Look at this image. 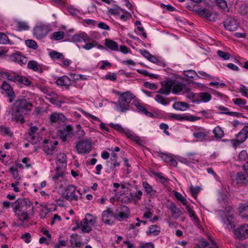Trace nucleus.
<instances>
[{
	"mask_svg": "<svg viewBox=\"0 0 248 248\" xmlns=\"http://www.w3.org/2000/svg\"><path fill=\"white\" fill-rule=\"evenodd\" d=\"M16 110L13 111L12 115L16 120H19L27 112L31 111L32 107V104L25 99L16 101Z\"/></svg>",
	"mask_w": 248,
	"mask_h": 248,
	"instance_id": "f257e3e1",
	"label": "nucleus"
},
{
	"mask_svg": "<svg viewBox=\"0 0 248 248\" xmlns=\"http://www.w3.org/2000/svg\"><path fill=\"white\" fill-rule=\"evenodd\" d=\"M117 94L120 96L118 103L120 107L121 111L124 112L129 109V104L135 97L134 95L129 91L122 93L118 92Z\"/></svg>",
	"mask_w": 248,
	"mask_h": 248,
	"instance_id": "f03ea898",
	"label": "nucleus"
},
{
	"mask_svg": "<svg viewBox=\"0 0 248 248\" xmlns=\"http://www.w3.org/2000/svg\"><path fill=\"white\" fill-rule=\"evenodd\" d=\"M236 136V139L231 140L232 146L235 148L248 138V126H245Z\"/></svg>",
	"mask_w": 248,
	"mask_h": 248,
	"instance_id": "7ed1b4c3",
	"label": "nucleus"
},
{
	"mask_svg": "<svg viewBox=\"0 0 248 248\" xmlns=\"http://www.w3.org/2000/svg\"><path fill=\"white\" fill-rule=\"evenodd\" d=\"M235 237L239 240H243L248 238V224L244 223L237 229H233Z\"/></svg>",
	"mask_w": 248,
	"mask_h": 248,
	"instance_id": "20e7f679",
	"label": "nucleus"
},
{
	"mask_svg": "<svg viewBox=\"0 0 248 248\" xmlns=\"http://www.w3.org/2000/svg\"><path fill=\"white\" fill-rule=\"evenodd\" d=\"M76 187L74 185H70L66 187L62 196L68 201H77L78 200V196L76 194Z\"/></svg>",
	"mask_w": 248,
	"mask_h": 248,
	"instance_id": "39448f33",
	"label": "nucleus"
},
{
	"mask_svg": "<svg viewBox=\"0 0 248 248\" xmlns=\"http://www.w3.org/2000/svg\"><path fill=\"white\" fill-rule=\"evenodd\" d=\"M92 143L89 140H81L76 145V149L79 154H85L89 153L92 149Z\"/></svg>",
	"mask_w": 248,
	"mask_h": 248,
	"instance_id": "423d86ee",
	"label": "nucleus"
},
{
	"mask_svg": "<svg viewBox=\"0 0 248 248\" xmlns=\"http://www.w3.org/2000/svg\"><path fill=\"white\" fill-rule=\"evenodd\" d=\"M12 204L14 205V210L15 213L17 211H21L24 207L28 208L31 205V202L26 199H18Z\"/></svg>",
	"mask_w": 248,
	"mask_h": 248,
	"instance_id": "0eeeda50",
	"label": "nucleus"
},
{
	"mask_svg": "<svg viewBox=\"0 0 248 248\" xmlns=\"http://www.w3.org/2000/svg\"><path fill=\"white\" fill-rule=\"evenodd\" d=\"M117 214L114 213V218L119 221H122L128 218L129 210L128 208L125 206H122L119 209L117 210Z\"/></svg>",
	"mask_w": 248,
	"mask_h": 248,
	"instance_id": "6e6552de",
	"label": "nucleus"
},
{
	"mask_svg": "<svg viewBox=\"0 0 248 248\" xmlns=\"http://www.w3.org/2000/svg\"><path fill=\"white\" fill-rule=\"evenodd\" d=\"M48 32V27L41 25L36 27L33 30V34L37 39H41L45 37Z\"/></svg>",
	"mask_w": 248,
	"mask_h": 248,
	"instance_id": "1a4fd4ad",
	"label": "nucleus"
},
{
	"mask_svg": "<svg viewBox=\"0 0 248 248\" xmlns=\"http://www.w3.org/2000/svg\"><path fill=\"white\" fill-rule=\"evenodd\" d=\"M223 25L225 28L230 31H234L238 27L237 21L232 17H228L224 22Z\"/></svg>",
	"mask_w": 248,
	"mask_h": 248,
	"instance_id": "9d476101",
	"label": "nucleus"
},
{
	"mask_svg": "<svg viewBox=\"0 0 248 248\" xmlns=\"http://www.w3.org/2000/svg\"><path fill=\"white\" fill-rule=\"evenodd\" d=\"M235 181L237 184L246 186L248 184V173L246 170L238 172L235 176Z\"/></svg>",
	"mask_w": 248,
	"mask_h": 248,
	"instance_id": "9b49d317",
	"label": "nucleus"
},
{
	"mask_svg": "<svg viewBox=\"0 0 248 248\" xmlns=\"http://www.w3.org/2000/svg\"><path fill=\"white\" fill-rule=\"evenodd\" d=\"M73 134V128L70 125H67L59 129L58 132V135L62 139L63 141H65L66 138Z\"/></svg>",
	"mask_w": 248,
	"mask_h": 248,
	"instance_id": "f8f14e48",
	"label": "nucleus"
},
{
	"mask_svg": "<svg viewBox=\"0 0 248 248\" xmlns=\"http://www.w3.org/2000/svg\"><path fill=\"white\" fill-rule=\"evenodd\" d=\"M102 221L106 224L111 225L114 223L111 220L112 217L114 218V213L109 208L104 211L102 214Z\"/></svg>",
	"mask_w": 248,
	"mask_h": 248,
	"instance_id": "ddd939ff",
	"label": "nucleus"
},
{
	"mask_svg": "<svg viewBox=\"0 0 248 248\" xmlns=\"http://www.w3.org/2000/svg\"><path fill=\"white\" fill-rule=\"evenodd\" d=\"M10 58L12 61L16 62L20 65L25 64L27 62V58L22 55L19 52L12 54L10 55Z\"/></svg>",
	"mask_w": 248,
	"mask_h": 248,
	"instance_id": "4468645a",
	"label": "nucleus"
},
{
	"mask_svg": "<svg viewBox=\"0 0 248 248\" xmlns=\"http://www.w3.org/2000/svg\"><path fill=\"white\" fill-rule=\"evenodd\" d=\"M198 98L197 100H193V102H207L209 101L211 98V95L207 92H202L197 93Z\"/></svg>",
	"mask_w": 248,
	"mask_h": 248,
	"instance_id": "2eb2a0df",
	"label": "nucleus"
},
{
	"mask_svg": "<svg viewBox=\"0 0 248 248\" xmlns=\"http://www.w3.org/2000/svg\"><path fill=\"white\" fill-rule=\"evenodd\" d=\"M56 83L59 86L66 87V89H69V86L71 85L70 79L66 76H63L58 78L56 81Z\"/></svg>",
	"mask_w": 248,
	"mask_h": 248,
	"instance_id": "dca6fc26",
	"label": "nucleus"
},
{
	"mask_svg": "<svg viewBox=\"0 0 248 248\" xmlns=\"http://www.w3.org/2000/svg\"><path fill=\"white\" fill-rule=\"evenodd\" d=\"M223 222L226 225L229 229H235L236 226V220L232 215H227L226 217L224 219Z\"/></svg>",
	"mask_w": 248,
	"mask_h": 248,
	"instance_id": "f3484780",
	"label": "nucleus"
},
{
	"mask_svg": "<svg viewBox=\"0 0 248 248\" xmlns=\"http://www.w3.org/2000/svg\"><path fill=\"white\" fill-rule=\"evenodd\" d=\"M174 83V82L172 80H168L165 83L164 86L162 87L158 91V93L161 94L168 95L170 93Z\"/></svg>",
	"mask_w": 248,
	"mask_h": 248,
	"instance_id": "a211bd4d",
	"label": "nucleus"
},
{
	"mask_svg": "<svg viewBox=\"0 0 248 248\" xmlns=\"http://www.w3.org/2000/svg\"><path fill=\"white\" fill-rule=\"evenodd\" d=\"M0 76L6 78L8 80L15 83L17 82L18 80H19V75L15 73L12 74L8 72H0Z\"/></svg>",
	"mask_w": 248,
	"mask_h": 248,
	"instance_id": "6ab92c4d",
	"label": "nucleus"
},
{
	"mask_svg": "<svg viewBox=\"0 0 248 248\" xmlns=\"http://www.w3.org/2000/svg\"><path fill=\"white\" fill-rule=\"evenodd\" d=\"M168 208L171 211L172 216L176 218L180 216L183 213L182 211L177 207L176 204L174 202H171Z\"/></svg>",
	"mask_w": 248,
	"mask_h": 248,
	"instance_id": "aec40b11",
	"label": "nucleus"
},
{
	"mask_svg": "<svg viewBox=\"0 0 248 248\" xmlns=\"http://www.w3.org/2000/svg\"><path fill=\"white\" fill-rule=\"evenodd\" d=\"M239 212L243 218L248 219V204L241 203L238 207Z\"/></svg>",
	"mask_w": 248,
	"mask_h": 248,
	"instance_id": "412c9836",
	"label": "nucleus"
},
{
	"mask_svg": "<svg viewBox=\"0 0 248 248\" xmlns=\"http://www.w3.org/2000/svg\"><path fill=\"white\" fill-rule=\"evenodd\" d=\"M1 89L6 92L7 96H15V93L11 86L7 82L5 81L3 82Z\"/></svg>",
	"mask_w": 248,
	"mask_h": 248,
	"instance_id": "4be33fe9",
	"label": "nucleus"
},
{
	"mask_svg": "<svg viewBox=\"0 0 248 248\" xmlns=\"http://www.w3.org/2000/svg\"><path fill=\"white\" fill-rule=\"evenodd\" d=\"M72 39L75 42H87L90 41L91 38L85 33L74 35Z\"/></svg>",
	"mask_w": 248,
	"mask_h": 248,
	"instance_id": "5701e85b",
	"label": "nucleus"
},
{
	"mask_svg": "<svg viewBox=\"0 0 248 248\" xmlns=\"http://www.w3.org/2000/svg\"><path fill=\"white\" fill-rule=\"evenodd\" d=\"M44 143L45 144L43 147L44 151L47 154L52 155L55 149V147L53 145L52 141L48 140H45Z\"/></svg>",
	"mask_w": 248,
	"mask_h": 248,
	"instance_id": "b1692460",
	"label": "nucleus"
},
{
	"mask_svg": "<svg viewBox=\"0 0 248 248\" xmlns=\"http://www.w3.org/2000/svg\"><path fill=\"white\" fill-rule=\"evenodd\" d=\"M50 119L52 123H59L61 122H64L65 117L62 113H54L50 115Z\"/></svg>",
	"mask_w": 248,
	"mask_h": 248,
	"instance_id": "393cba45",
	"label": "nucleus"
},
{
	"mask_svg": "<svg viewBox=\"0 0 248 248\" xmlns=\"http://www.w3.org/2000/svg\"><path fill=\"white\" fill-rule=\"evenodd\" d=\"M111 157L110 158L111 163L110 166V170H113L115 167H119L120 165V162L117 161V155L113 151L111 153Z\"/></svg>",
	"mask_w": 248,
	"mask_h": 248,
	"instance_id": "a878e982",
	"label": "nucleus"
},
{
	"mask_svg": "<svg viewBox=\"0 0 248 248\" xmlns=\"http://www.w3.org/2000/svg\"><path fill=\"white\" fill-rule=\"evenodd\" d=\"M172 107L175 109L184 111L188 108L189 105L184 102H177L174 103Z\"/></svg>",
	"mask_w": 248,
	"mask_h": 248,
	"instance_id": "bb28decb",
	"label": "nucleus"
},
{
	"mask_svg": "<svg viewBox=\"0 0 248 248\" xmlns=\"http://www.w3.org/2000/svg\"><path fill=\"white\" fill-rule=\"evenodd\" d=\"M105 45L113 51L118 50V44L114 41L111 40L109 39H106L105 40Z\"/></svg>",
	"mask_w": 248,
	"mask_h": 248,
	"instance_id": "cd10ccee",
	"label": "nucleus"
},
{
	"mask_svg": "<svg viewBox=\"0 0 248 248\" xmlns=\"http://www.w3.org/2000/svg\"><path fill=\"white\" fill-rule=\"evenodd\" d=\"M142 186L145 189L146 192L150 195V196H155L156 194V191L153 190L151 186H150L147 182H142Z\"/></svg>",
	"mask_w": 248,
	"mask_h": 248,
	"instance_id": "c85d7f7f",
	"label": "nucleus"
},
{
	"mask_svg": "<svg viewBox=\"0 0 248 248\" xmlns=\"http://www.w3.org/2000/svg\"><path fill=\"white\" fill-rule=\"evenodd\" d=\"M160 232V228L157 225H152L149 227V231L147 232L148 235L156 236Z\"/></svg>",
	"mask_w": 248,
	"mask_h": 248,
	"instance_id": "c756f323",
	"label": "nucleus"
},
{
	"mask_svg": "<svg viewBox=\"0 0 248 248\" xmlns=\"http://www.w3.org/2000/svg\"><path fill=\"white\" fill-rule=\"evenodd\" d=\"M66 155L64 153H60L58 155L57 164L62 166V168H66Z\"/></svg>",
	"mask_w": 248,
	"mask_h": 248,
	"instance_id": "7c9ffc66",
	"label": "nucleus"
},
{
	"mask_svg": "<svg viewBox=\"0 0 248 248\" xmlns=\"http://www.w3.org/2000/svg\"><path fill=\"white\" fill-rule=\"evenodd\" d=\"M218 108L219 110L224 111V112H221L222 114H225L228 115L235 116L237 117H239V116L241 115V113L238 112L229 111L228 109L223 106H220L218 107Z\"/></svg>",
	"mask_w": 248,
	"mask_h": 248,
	"instance_id": "2f4dec72",
	"label": "nucleus"
},
{
	"mask_svg": "<svg viewBox=\"0 0 248 248\" xmlns=\"http://www.w3.org/2000/svg\"><path fill=\"white\" fill-rule=\"evenodd\" d=\"M196 12L199 15L206 18H209L212 16V13L210 11L205 8L202 9L199 8L198 10H196Z\"/></svg>",
	"mask_w": 248,
	"mask_h": 248,
	"instance_id": "473e14b6",
	"label": "nucleus"
},
{
	"mask_svg": "<svg viewBox=\"0 0 248 248\" xmlns=\"http://www.w3.org/2000/svg\"><path fill=\"white\" fill-rule=\"evenodd\" d=\"M90 223L83 219L80 222L82 231L84 232H89L92 231V228L89 225Z\"/></svg>",
	"mask_w": 248,
	"mask_h": 248,
	"instance_id": "72a5a7b5",
	"label": "nucleus"
},
{
	"mask_svg": "<svg viewBox=\"0 0 248 248\" xmlns=\"http://www.w3.org/2000/svg\"><path fill=\"white\" fill-rule=\"evenodd\" d=\"M109 125L115 129V130H117L120 133H124L126 135V133L127 132H130L129 130L124 129L121 125L119 124H114L113 123H110L109 124Z\"/></svg>",
	"mask_w": 248,
	"mask_h": 248,
	"instance_id": "f704fd0d",
	"label": "nucleus"
},
{
	"mask_svg": "<svg viewBox=\"0 0 248 248\" xmlns=\"http://www.w3.org/2000/svg\"><path fill=\"white\" fill-rule=\"evenodd\" d=\"M208 133L206 131H197L194 133L193 136L200 140H204L207 136Z\"/></svg>",
	"mask_w": 248,
	"mask_h": 248,
	"instance_id": "c9c22d12",
	"label": "nucleus"
},
{
	"mask_svg": "<svg viewBox=\"0 0 248 248\" xmlns=\"http://www.w3.org/2000/svg\"><path fill=\"white\" fill-rule=\"evenodd\" d=\"M174 195L176 199L180 201L183 205L187 204V201L186 199L179 192L175 191Z\"/></svg>",
	"mask_w": 248,
	"mask_h": 248,
	"instance_id": "e433bc0d",
	"label": "nucleus"
},
{
	"mask_svg": "<svg viewBox=\"0 0 248 248\" xmlns=\"http://www.w3.org/2000/svg\"><path fill=\"white\" fill-rule=\"evenodd\" d=\"M213 133L215 135V137L217 138H221L224 135L223 130L219 126L215 127L213 130Z\"/></svg>",
	"mask_w": 248,
	"mask_h": 248,
	"instance_id": "4c0bfd02",
	"label": "nucleus"
},
{
	"mask_svg": "<svg viewBox=\"0 0 248 248\" xmlns=\"http://www.w3.org/2000/svg\"><path fill=\"white\" fill-rule=\"evenodd\" d=\"M178 160L182 163L185 164L188 166H190L191 163H194L195 162H198V160L196 159V157H194L192 159V161L190 159H188L187 157H180V158L178 159Z\"/></svg>",
	"mask_w": 248,
	"mask_h": 248,
	"instance_id": "58836bf2",
	"label": "nucleus"
},
{
	"mask_svg": "<svg viewBox=\"0 0 248 248\" xmlns=\"http://www.w3.org/2000/svg\"><path fill=\"white\" fill-rule=\"evenodd\" d=\"M83 219L92 225H94L96 222V217L90 214H86L85 217Z\"/></svg>",
	"mask_w": 248,
	"mask_h": 248,
	"instance_id": "ea45409f",
	"label": "nucleus"
},
{
	"mask_svg": "<svg viewBox=\"0 0 248 248\" xmlns=\"http://www.w3.org/2000/svg\"><path fill=\"white\" fill-rule=\"evenodd\" d=\"M126 136L128 139L134 140L137 143L140 144V142L141 141L139 137L135 136V134L131 132H127Z\"/></svg>",
	"mask_w": 248,
	"mask_h": 248,
	"instance_id": "a19ab883",
	"label": "nucleus"
},
{
	"mask_svg": "<svg viewBox=\"0 0 248 248\" xmlns=\"http://www.w3.org/2000/svg\"><path fill=\"white\" fill-rule=\"evenodd\" d=\"M155 100L163 105H166L169 103V100L165 99L162 95L159 94L156 95Z\"/></svg>",
	"mask_w": 248,
	"mask_h": 248,
	"instance_id": "79ce46f5",
	"label": "nucleus"
},
{
	"mask_svg": "<svg viewBox=\"0 0 248 248\" xmlns=\"http://www.w3.org/2000/svg\"><path fill=\"white\" fill-rule=\"evenodd\" d=\"M17 28L19 31L23 30H28L29 29V26L28 24L25 22L17 21Z\"/></svg>",
	"mask_w": 248,
	"mask_h": 248,
	"instance_id": "37998d69",
	"label": "nucleus"
},
{
	"mask_svg": "<svg viewBox=\"0 0 248 248\" xmlns=\"http://www.w3.org/2000/svg\"><path fill=\"white\" fill-rule=\"evenodd\" d=\"M183 89V85L181 83L176 84H173L172 87V92L174 94H177L181 91Z\"/></svg>",
	"mask_w": 248,
	"mask_h": 248,
	"instance_id": "c03bdc74",
	"label": "nucleus"
},
{
	"mask_svg": "<svg viewBox=\"0 0 248 248\" xmlns=\"http://www.w3.org/2000/svg\"><path fill=\"white\" fill-rule=\"evenodd\" d=\"M25 44L29 48L33 49H36L38 47V46L36 42L32 40H27L25 41Z\"/></svg>",
	"mask_w": 248,
	"mask_h": 248,
	"instance_id": "a18cd8bd",
	"label": "nucleus"
},
{
	"mask_svg": "<svg viewBox=\"0 0 248 248\" xmlns=\"http://www.w3.org/2000/svg\"><path fill=\"white\" fill-rule=\"evenodd\" d=\"M186 210L188 212L189 217H193V219L195 221H197L198 220V217L196 216L194 210L192 209V208L190 207V206L187 205V204L186 205Z\"/></svg>",
	"mask_w": 248,
	"mask_h": 248,
	"instance_id": "49530a36",
	"label": "nucleus"
},
{
	"mask_svg": "<svg viewBox=\"0 0 248 248\" xmlns=\"http://www.w3.org/2000/svg\"><path fill=\"white\" fill-rule=\"evenodd\" d=\"M50 56L52 59H63V55L62 53L58 52L55 51H52L49 53Z\"/></svg>",
	"mask_w": 248,
	"mask_h": 248,
	"instance_id": "de8ad7c7",
	"label": "nucleus"
},
{
	"mask_svg": "<svg viewBox=\"0 0 248 248\" xmlns=\"http://www.w3.org/2000/svg\"><path fill=\"white\" fill-rule=\"evenodd\" d=\"M10 43V41L6 34L0 32V44H7Z\"/></svg>",
	"mask_w": 248,
	"mask_h": 248,
	"instance_id": "09e8293b",
	"label": "nucleus"
},
{
	"mask_svg": "<svg viewBox=\"0 0 248 248\" xmlns=\"http://www.w3.org/2000/svg\"><path fill=\"white\" fill-rule=\"evenodd\" d=\"M64 37V33L62 31H56L53 33V39L56 41L62 40Z\"/></svg>",
	"mask_w": 248,
	"mask_h": 248,
	"instance_id": "8fccbe9b",
	"label": "nucleus"
},
{
	"mask_svg": "<svg viewBox=\"0 0 248 248\" xmlns=\"http://www.w3.org/2000/svg\"><path fill=\"white\" fill-rule=\"evenodd\" d=\"M28 68L34 71H39L37 62L34 61H31L28 62Z\"/></svg>",
	"mask_w": 248,
	"mask_h": 248,
	"instance_id": "3c124183",
	"label": "nucleus"
},
{
	"mask_svg": "<svg viewBox=\"0 0 248 248\" xmlns=\"http://www.w3.org/2000/svg\"><path fill=\"white\" fill-rule=\"evenodd\" d=\"M0 133L12 137L13 133L10 131V128L7 127L0 126Z\"/></svg>",
	"mask_w": 248,
	"mask_h": 248,
	"instance_id": "603ef678",
	"label": "nucleus"
},
{
	"mask_svg": "<svg viewBox=\"0 0 248 248\" xmlns=\"http://www.w3.org/2000/svg\"><path fill=\"white\" fill-rule=\"evenodd\" d=\"M17 82H19L20 84H23L27 85V86L30 85L31 83L28 78L20 76V75H19V80H18Z\"/></svg>",
	"mask_w": 248,
	"mask_h": 248,
	"instance_id": "864d4df0",
	"label": "nucleus"
},
{
	"mask_svg": "<svg viewBox=\"0 0 248 248\" xmlns=\"http://www.w3.org/2000/svg\"><path fill=\"white\" fill-rule=\"evenodd\" d=\"M77 235L74 236L73 234L71 235V239H70V242L72 245H73L74 243L75 244V245L77 248H79L81 246L83 245V244L79 241H77L76 237Z\"/></svg>",
	"mask_w": 248,
	"mask_h": 248,
	"instance_id": "5fc2aeb1",
	"label": "nucleus"
},
{
	"mask_svg": "<svg viewBox=\"0 0 248 248\" xmlns=\"http://www.w3.org/2000/svg\"><path fill=\"white\" fill-rule=\"evenodd\" d=\"M38 130V128L36 126H31L30 128L28 133L32 140L34 139L35 137L34 135Z\"/></svg>",
	"mask_w": 248,
	"mask_h": 248,
	"instance_id": "6e6d98bb",
	"label": "nucleus"
},
{
	"mask_svg": "<svg viewBox=\"0 0 248 248\" xmlns=\"http://www.w3.org/2000/svg\"><path fill=\"white\" fill-rule=\"evenodd\" d=\"M201 190V188L199 186L194 187L193 186H191L190 187V190L191 192V193L192 195L194 197H196L198 193L200 192Z\"/></svg>",
	"mask_w": 248,
	"mask_h": 248,
	"instance_id": "4d7b16f0",
	"label": "nucleus"
},
{
	"mask_svg": "<svg viewBox=\"0 0 248 248\" xmlns=\"http://www.w3.org/2000/svg\"><path fill=\"white\" fill-rule=\"evenodd\" d=\"M217 53L219 57L222 58L225 60H227L230 59V54L228 52H225L221 50H218Z\"/></svg>",
	"mask_w": 248,
	"mask_h": 248,
	"instance_id": "13d9d810",
	"label": "nucleus"
},
{
	"mask_svg": "<svg viewBox=\"0 0 248 248\" xmlns=\"http://www.w3.org/2000/svg\"><path fill=\"white\" fill-rule=\"evenodd\" d=\"M216 4L221 9L227 8V2L225 0H215Z\"/></svg>",
	"mask_w": 248,
	"mask_h": 248,
	"instance_id": "bf43d9fd",
	"label": "nucleus"
},
{
	"mask_svg": "<svg viewBox=\"0 0 248 248\" xmlns=\"http://www.w3.org/2000/svg\"><path fill=\"white\" fill-rule=\"evenodd\" d=\"M97 45V43L95 41H93L91 43H86L85 45L83 46L82 47L86 50H90L93 47Z\"/></svg>",
	"mask_w": 248,
	"mask_h": 248,
	"instance_id": "052dcab7",
	"label": "nucleus"
},
{
	"mask_svg": "<svg viewBox=\"0 0 248 248\" xmlns=\"http://www.w3.org/2000/svg\"><path fill=\"white\" fill-rule=\"evenodd\" d=\"M200 118L199 117L193 116L192 115H188L186 116H183V121L186 120L190 122H194L195 121L200 120Z\"/></svg>",
	"mask_w": 248,
	"mask_h": 248,
	"instance_id": "680f3d73",
	"label": "nucleus"
},
{
	"mask_svg": "<svg viewBox=\"0 0 248 248\" xmlns=\"http://www.w3.org/2000/svg\"><path fill=\"white\" fill-rule=\"evenodd\" d=\"M159 156L165 162H169L171 157V155H168L163 153H159Z\"/></svg>",
	"mask_w": 248,
	"mask_h": 248,
	"instance_id": "e2e57ef3",
	"label": "nucleus"
},
{
	"mask_svg": "<svg viewBox=\"0 0 248 248\" xmlns=\"http://www.w3.org/2000/svg\"><path fill=\"white\" fill-rule=\"evenodd\" d=\"M184 74L187 77H188V78H194V76H198L196 72L194 70H189L185 71Z\"/></svg>",
	"mask_w": 248,
	"mask_h": 248,
	"instance_id": "0e129e2a",
	"label": "nucleus"
},
{
	"mask_svg": "<svg viewBox=\"0 0 248 248\" xmlns=\"http://www.w3.org/2000/svg\"><path fill=\"white\" fill-rule=\"evenodd\" d=\"M233 102L239 107L242 105H245L246 104V101L242 98H235L232 99Z\"/></svg>",
	"mask_w": 248,
	"mask_h": 248,
	"instance_id": "69168bd1",
	"label": "nucleus"
},
{
	"mask_svg": "<svg viewBox=\"0 0 248 248\" xmlns=\"http://www.w3.org/2000/svg\"><path fill=\"white\" fill-rule=\"evenodd\" d=\"M81 126L80 125L78 124L76 126V134L78 137V138H80L83 137L85 135L84 131L81 129Z\"/></svg>",
	"mask_w": 248,
	"mask_h": 248,
	"instance_id": "338daca9",
	"label": "nucleus"
},
{
	"mask_svg": "<svg viewBox=\"0 0 248 248\" xmlns=\"http://www.w3.org/2000/svg\"><path fill=\"white\" fill-rule=\"evenodd\" d=\"M248 12V5L246 4H242L240 7V13L241 15H245Z\"/></svg>",
	"mask_w": 248,
	"mask_h": 248,
	"instance_id": "774afa93",
	"label": "nucleus"
}]
</instances>
